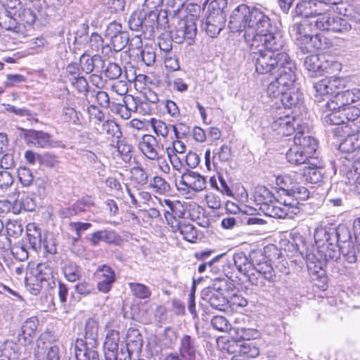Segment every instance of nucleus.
Instances as JSON below:
<instances>
[{"label":"nucleus","mask_w":360,"mask_h":360,"mask_svg":"<svg viewBox=\"0 0 360 360\" xmlns=\"http://www.w3.org/2000/svg\"><path fill=\"white\" fill-rule=\"evenodd\" d=\"M96 129L100 134H106L108 137L119 139L122 136V131L119 125L111 120H105Z\"/></svg>","instance_id":"nucleus-30"},{"label":"nucleus","mask_w":360,"mask_h":360,"mask_svg":"<svg viewBox=\"0 0 360 360\" xmlns=\"http://www.w3.org/2000/svg\"><path fill=\"white\" fill-rule=\"evenodd\" d=\"M306 69L315 73H322L329 67L328 62L325 60L323 56L309 55L306 57L304 63Z\"/></svg>","instance_id":"nucleus-28"},{"label":"nucleus","mask_w":360,"mask_h":360,"mask_svg":"<svg viewBox=\"0 0 360 360\" xmlns=\"http://www.w3.org/2000/svg\"><path fill=\"white\" fill-rule=\"evenodd\" d=\"M231 160V149L226 144H223L218 148L213 150V161L226 162Z\"/></svg>","instance_id":"nucleus-42"},{"label":"nucleus","mask_w":360,"mask_h":360,"mask_svg":"<svg viewBox=\"0 0 360 360\" xmlns=\"http://www.w3.org/2000/svg\"><path fill=\"white\" fill-rule=\"evenodd\" d=\"M129 42V34L124 32L110 40V49L115 52L122 51Z\"/></svg>","instance_id":"nucleus-47"},{"label":"nucleus","mask_w":360,"mask_h":360,"mask_svg":"<svg viewBox=\"0 0 360 360\" xmlns=\"http://www.w3.org/2000/svg\"><path fill=\"white\" fill-rule=\"evenodd\" d=\"M117 234L115 231L103 230L94 233L91 235V242L94 245L98 244L100 241L113 243L117 240Z\"/></svg>","instance_id":"nucleus-37"},{"label":"nucleus","mask_w":360,"mask_h":360,"mask_svg":"<svg viewBox=\"0 0 360 360\" xmlns=\"http://www.w3.org/2000/svg\"><path fill=\"white\" fill-rule=\"evenodd\" d=\"M255 54L257 56L255 58V70L259 74L276 76L296 70L294 62L285 52L275 53L265 52L259 49Z\"/></svg>","instance_id":"nucleus-3"},{"label":"nucleus","mask_w":360,"mask_h":360,"mask_svg":"<svg viewBox=\"0 0 360 360\" xmlns=\"http://www.w3.org/2000/svg\"><path fill=\"white\" fill-rule=\"evenodd\" d=\"M232 347H233V349H229L230 352L235 354H243L251 359L255 358L259 354V349L251 345V343L237 342H235Z\"/></svg>","instance_id":"nucleus-33"},{"label":"nucleus","mask_w":360,"mask_h":360,"mask_svg":"<svg viewBox=\"0 0 360 360\" xmlns=\"http://www.w3.org/2000/svg\"><path fill=\"white\" fill-rule=\"evenodd\" d=\"M129 287L133 295L139 299H148L151 295L150 290L144 284L139 283H129Z\"/></svg>","instance_id":"nucleus-40"},{"label":"nucleus","mask_w":360,"mask_h":360,"mask_svg":"<svg viewBox=\"0 0 360 360\" xmlns=\"http://www.w3.org/2000/svg\"><path fill=\"white\" fill-rule=\"evenodd\" d=\"M0 26L19 35H25L27 32L25 25L18 22L15 18L8 14L0 18Z\"/></svg>","instance_id":"nucleus-31"},{"label":"nucleus","mask_w":360,"mask_h":360,"mask_svg":"<svg viewBox=\"0 0 360 360\" xmlns=\"http://www.w3.org/2000/svg\"><path fill=\"white\" fill-rule=\"evenodd\" d=\"M206 188V179L199 173L188 171L184 173L179 181V190L198 193Z\"/></svg>","instance_id":"nucleus-11"},{"label":"nucleus","mask_w":360,"mask_h":360,"mask_svg":"<svg viewBox=\"0 0 360 360\" xmlns=\"http://www.w3.org/2000/svg\"><path fill=\"white\" fill-rule=\"evenodd\" d=\"M16 205H19L18 211L23 210L27 212H32L37 207L34 200L29 196L22 198L20 200H16Z\"/></svg>","instance_id":"nucleus-57"},{"label":"nucleus","mask_w":360,"mask_h":360,"mask_svg":"<svg viewBox=\"0 0 360 360\" xmlns=\"http://www.w3.org/2000/svg\"><path fill=\"white\" fill-rule=\"evenodd\" d=\"M216 285L214 283L213 287L204 289L202 292V299L209 302L213 309L224 311L229 304V299L224 295L221 288Z\"/></svg>","instance_id":"nucleus-14"},{"label":"nucleus","mask_w":360,"mask_h":360,"mask_svg":"<svg viewBox=\"0 0 360 360\" xmlns=\"http://www.w3.org/2000/svg\"><path fill=\"white\" fill-rule=\"evenodd\" d=\"M6 229L11 236H20L23 231L22 224L17 220H9L6 224Z\"/></svg>","instance_id":"nucleus-64"},{"label":"nucleus","mask_w":360,"mask_h":360,"mask_svg":"<svg viewBox=\"0 0 360 360\" xmlns=\"http://www.w3.org/2000/svg\"><path fill=\"white\" fill-rule=\"evenodd\" d=\"M337 242L340 245V250L345 260L353 264L356 262L355 248L351 241L347 240L350 236L347 229L339 227L336 231Z\"/></svg>","instance_id":"nucleus-17"},{"label":"nucleus","mask_w":360,"mask_h":360,"mask_svg":"<svg viewBox=\"0 0 360 360\" xmlns=\"http://www.w3.org/2000/svg\"><path fill=\"white\" fill-rule=\"evenodd\" d=\"M227 6V0H213L207 8V13L213 15H225L224 10Z\"/></svg>","instance_id":"nucleus-48"},{"label":"nucleus","mask_w":360,"mask_h":360,"mask_svg":"<svg viewBox=\"0 0 360 360\" xmlns=\"http://www.w3.org/2000/svg\"><path fill=\"white\" fill-rule=\"evenodd\" d=\"M34 355L38 360H60L59 347L41 335L37 341Z\"/></svg>","instance_id":"nucleus-18"},{"label":"nucleus","mask_w":360,"mask_h":360,"mask_svg":"<svg viewBox=\"0 0 360 360\" xmlns=\"http://www.w3.org/2000/svg\"><path fill=\"white\" fill-rule=\"evenodd\" d=\"M256 201L261 205V209L274 218H292L299 213L297 202L293 199L284 200L283 202L275 200L271 193L265 187L259 188L255 193Z\"/></svg>","instance_id":"nucleus-4"},{"label":"nucleus","mask_w":360,"mask_h":360,"mask_svg":"<svg viewBox=\"0 0 360 360\" xmlns=\"http://www.w3.org/2000/svg\"><path fill=\"white\" fill-rule=\"evenodd\" d=\"M120 342V333L116 330H108L103 343L105 360H117Z\"/></svg>","instance_id":"nucleus-23"},{"label":"nucleus","mask_w":360,"mask_h":360,"mask_svg":"<svg viewBox=\"0 0 360 360\" xmlns=\"http://www.w3.org/2000/svg\"><path fill=\"white\" fill-rule=\"evenodd\" d=\"M101 62L102 60L101 57L98 55H94L91 58L89 56L86 58L83 55L81 58L82 68L83 70L87 73L91 72L94 70L95 65Z\"/></svg>","instance_id":"nucleus-52"},{"label":"nucleus","mask_w":360,"mask_h":360,"mask_svg":"<svg viewBox=\"0 0 360 360\" xmlns=\"http://www.w3.org/2000/svg\"><path fill=\"white\" fill-rule=\"evenodd\" d=\"M94 276L97 281V289L103 293L110 292L116 280L115 271L110 266L103 264L96 269Z\"/></svg>","instance_id":"nucleus-15"},{"label":"nucleus","mask_w":360,"mask_h":360,"mask_svg":"<svg viewBox=\"0 0 360 360\" xmlns=\"http://www.w3.org/2000/svg\"><path fill=\"white\" fill-rule=\"evenodd\" d=\"M28 143L37 148H57L61 142L53 141L48 133L42 131L29 130L25 136Z\"/></svg>","instance_id":"nucleus-19"},{"label":"nucleus","mask_w":360,"mask_h":360,"mask_svg":"<svg viewBox=\"0 0 360 360\" xmlns=\"http://www.w3.org/2000/svg\"><path fill=\"white\" fill-rule=\"evenodd\" d=\"M131 179L140 186H145L148 182V174L145 169L141 167H133L131 170Z\"/></svg>","instance_id":"nucleus-43"},{"label":"nucleus","mask_w":360,"mask_h":360,"mask_svg":"<svg viewBox=\"0 0 360 360\" xmlns=\"http://www.w3.org/2000/svg\"><path fill=\"white\" fill-rule=\"evenodd\" d=\"M98 323L89 319L84 328V340H75L74 350L77 360H98V352L94 349L98 345Z\"/></svg>","instance_id":"nucleus-6"},{"label":"nucleus","mask_w":360,"mask_h":360,"mask_svg":"<svg viewBox=\"0 0 360 360\" xmlns=\"http://www.w3.org/2000/svg\"><path fill=\"white\" fill-rule=\"evenodd\" d=\"M226 15H213L208 13L205 23L207 34L211 37H215L224 28Z\"/></svg>","instance_id":"nucleus-26"},{"label":"nucleus","mask_w":360,"mask_h":360,"mask_svg":"<svg viewBox=\"0 0 360 360\" xmlns=\"http://www.w3.org/2000/svg\"><path fill=\"white\" fill-rule=\"evenodd\" d=\"M173 232L179 231L183 238L191 243H193L198 238V233L195 226L189 223H181L178 221L177 228H172Z\"/></svg>","instance_id":"nucleus-34"},{"label":"nucleus","mask_w":360,"mask_h":360,"mask_svg":"<svg viewBox=\"0 0 360 360\" xmlns=\"http://www.w3.org/2000/svg\"><path fill=\"white\" fill-rule=\"evenodd\" d=\"M121 24L113 21L111 22L105 30V37L110 38V40L117 37V35L121 34L124 31L122 30Z\"/></svg>","instance_id":"nucleus-63"},{"label":"nucleus","mask_w":360,"mask_h":360,"mask_svg":"<svg viewBox=\"0 0 360 360\" xmlns=\"http://www.w3.org/2000/svg\"><path fill=\"white\" fill-rule=\"evenodd\" d=\"M91 226L90 223L83 222H70L68 224V229L75 232V236L72 237V243L75 244L81 238V233L89 229Z\"/></svg>","instance_id":"nucleus-45"},{"label":"nucleus","mask_w":360,"mask_h":360,"mask_svg":"<svg viewBox=\"0 0 360 360\" xmlns=\"http://www.w3.org/2000/svg\"><path fill=\"white\" fill-rule=\"evenodd\" d=\"M18 177L20 184L25 187L31 186L34 181L32 171L26 167H20L18 169Z\"/></svg>","instance_id":"nucleus-53"},{"label":"nucleus","mask_w":360,"mask_h":360,"mask_svg":"<svg viewBox=\"0 0 360 360\" xmlns=\"http://www.w3.org/2000/svg\"><path fill=\"white\" fill-rule=\"evenodd\" d=\"M234 264L238 271L243 274L248 281L257 287L262 288L266 283H273L274 271L261 252H252L250 259L243 252L233 255Z\"/></svg>","instance_id":"nucleus-2"},{"label":"nucleus","mask_w":360,"mask_h":360,"mask_svg":"<svg viewBox=\"0 0 360 360\" xmlns=\"http://www.w3.org/2000/svg\"><path fill=\"white\" fill-rule=\"evenodd\" d=\"M127 347L128 352L130 354V347L131 349H141L142 347V339L140 333L136 329H129L127 335Z\"/></svg>","instance_id":"nucleus-39"},{"label":"nucleus","mask_w":360,"mask_h":360,"mask_svg":"<svg viewBox=\"0 0 360 360\" xmlns=\"http://www.w3.org/2000/svg\"><path fill=\"white\" fill-rule=\"evenodd\" d=\"M261 41L257 46H248L253 53L262 49L265 52H274L278 53L284 46L285 41L281 33L276 32H267L260 35Z\"/></svg>","instance_id":"nucleus-9"},{"label":"nucleus","mask_w":360,"mask_h":360,"mask_svg":"<svg viewBox=\"0 0 360 360\" xmlns=\"http://www.w3.org/2000/svg\"><path fill=\"white\" fill-rule=\"evenodd\" d=\"M305 127H302L297 123V131L294 137V144L300 146L301 149L312 157L318 148L317 141L308 133H305L304 129Z\"/></svg>","instance_id":"nucleus-21"},{"label":"nucleus","mask_w":360,"mask_h":360,"mask_svg":"<svg viewBox=\"0 0 360 360\" xmlns=\"http://www.w3.org/2000/svg\"><path fill=\"white\" fill-rule=\"evenodd\" d=\"M165 219L171 228H177L178 221L184 215V209L179 200L174 202L173 206L169 207L164 210Z\"/></svg>","instance_id":"nucleus-29"},{"label":"nucleus","mask_w":360,"mask_h":360,"mask_svg":"<svg viewBox=\"0 0 360 360\" xmlns=\"http://www.w3.org/2000/svg\"><path fill=\"white\" fill-rule=\"evenodd\" d=\"M276 79L267 86L266 94L269 98H276L282 96L285 91L293 86L295 81V71L285 72L275 76Z\"/></svg>","instance_id":"nucleus-10"},{"label":"nucleus","mask_w":360,"mask_h":360,"mask_svg":"<svg viewBox=\"0 0 360 360\" xmlns=\"http://www.w3.org/2000/svg\"><path fill=\"white\" fill-rule=\"evenodd\" d=\"M150 187L159 195H164L171 189L170 184L160 176H155L153 178L150 182Z\"/></svg>","instance_id":"nucleus-38"},{"label":"nucleus","mask_w":360,"mask_h":360,"mask_svg":"<svg viewBox=\"0 0 360 360\" xmlns=\"http://www.w3.org/2000/svg\"><path fill=\"white\" fill-rule=\"evenodd\" d=\"M152 127L155 133L158 136H161L164 138L167 136L170 127H172L175 132L176 131V128L175 126H168L165 122H164L162 120H153L152 122Z\"/></svg>","instance_id":"nucleus-50"},{"label":"nucleus","mask_w":360,"mask_h":360,"mask_svg":"<svg viewBox=\"0 0 360 360\" xmlns=\"http://www.w3.org/2000/svg\"><path fill=\"white\" fill-rule=\"evenodd\" d=\"M38 326V320L35 317H31L27 319L22 326V333L24 335V338L27 337H31L34 334L35 330Z\"/></svg>","instance_id":"nucleus-51"},{"label":"nucleus","mask_w":360,"mask_h":360,"mask_svg":"<svg viewBox=\"0 0 360 360\" xmlns=\"http://www.w3.org/2000/svg\"><path fill=\"white\" fill-rule=\"evenodd\" d=\"M360 99V89L353 88L344 91L338 92L332 99L327 102L330 110L346 108L345 106L358 101Z\"/></svg>","instance_id":"nucleus-13"},{"label":"nucleus","mask_w":360,"mask_h":360,"mask_svg":"<svg viewBox=\"0 0 360 360\" xmlns=\"http://www.w3.org/2000/svg\"><path fill=\"white\" fill-rule=\"evenodd\" d=\"M142 153L150 160L162 159V147L160 146L156 138L150 134H144L139 143Z\"/></svg>","instance_id":"nucleus-16"},{"label":"nucleus","mask_w":360,"mask_h":360,"mask_svg":"<svg viewBox=\"0 0 360 360\" xmlns=\"http://www.w3.org/2000/svg\"><path fill=\"white\" fill-rule=\"evenodd\" d=\"M314 255L313 254H307L306 255V262L308 271L312 274H319L322 271V267L319 261L314 262Z\"/></svg>","instance_id":"nucleus-61"},{"label":"nucleus","mask_w":360,"mask_h":360,"mask_svg":"<svg viewBox=\"0 0 360 360\" xmlns=\"http://www.w3.org/2000/svg\"><path fill=\"white\" fill-rule=\"evenodd\" d=\"M63 272L66 278L70 282L76 281L80 276V273L77 266L73 264L65 265Z\"/></svg>","instance_id":"nucleus-56"},{"label":"nucleus","mask_w":360,"mask_h":360,"mask_svg":"<svg viewBox=\"0 0 360 360\" xmlns=\"http://www.w3.org/2000/svg\"><path fill=\"white\" fill-rule=\"evenodd\" d=\"M303 176L305 181L310 184H317L323 178L322 165L317 158H313L307 166L303 169Z\"/></svg>","instance_id":"nucleus-24"},{"label":"nucleus","mask_w":360,"mask_h":360,"mask_svg":"<svg viewBox=\"0 0 360 360\" xmlns=\"http://www.w3.org/2000/svg\"><path fill=\"white\" fill-rule=\"evenodd\" d=\"M90 121H93L96 127H98L105 121L104 113L95 105L91 104L87 108Z\"/></svg>","instance_id":"nucleus-46"},{"label":"nucleus","mask_w":360,"mask_h":360,"mask_svg":"<svg viewBox=\"0 0 360 360\" xmlns=\"http://www.w3.org/2000/svg\"><path fill=\"white\" fill-rule=\"evenodd\" d=\"M330 28L331 32H343L350 30L351 26L347 24L345 20L337 17L332 20V25Z\"/></svg>","instance_id":"nucleus-58"},{"label":"nucleus","mask_w":360,"mask_h":360,"mask_svg":"<svg viewBox=\"0 0 360 360\" xmlns=\"http://www.w3.org/2000/svg\"><path fill=\"white\" fill-rule=\"evenodd\" d=\"M104 74L109 79H116L121 75L122 69L117 63H110L105 70Z\"/></svg>","instance_id":"nucleus-62"},{"label":"nucleus","mask_w":360,"mask_h":360,"mask_svg":"<svg viewBox=\"0 0 360 360\" xmlns=\"http://www.w3.org/2000/svg\"><path fill=\"white\" fill-rule=\"evenodd\" d=\"M333 131L335 136L345 139L352 132V124H349L345 121L344 124L335 125Z\"/></svg>","instance_id":"nucleus-60"},{"label":"nucleus","mask_w":360,"mask_h":360,"mask_svg":"<svg viewBox=\"0 0 360 360\" xmlns=\"http://www.w3.org/2000/svg\"><path fill=\"white\" fill-rule=\"evenodd\" d=\"M232 32H243L247 46H257L260 35L271 30V20L262 9L240 4L235 8L229 22Z\"/></svg>","instance_id":"nucleus-1"},{"label":"nucleus","mask_w":360,"mask_h":360,"mask_svg":"<svg viewBox=\"0 0 360 360\" xmlns=\"http://www.w3.org/2000/svg\"><path fill=\"white\" fill-rule=\"evenodd\" d=\"M63 119L64 121L77 124L79 122L78 112L74 108L66 107L63 108Z\"/></svg>","instance_id":"nucleus-59"},{"label":"nucleus","mask_w":360,"mask_h":360,"mask_svg":"<svg viewBox=\"0 0 360 360\" xmlns=\"http://www.w3.org/2000/svg\"><path fill=\"white\" fill-rule=\"evenodd\" d=\"M340 150L345 153H351L360 149V138L356 134H350L339 145Z\"/></svg>","instance_id":"nucleus-36"},{"label":"nucleus","mask_w":360,"mask_h":360,"mask_svg":"<svg viewBox=\"0 0 360 360\" xmlns=\"http://www.w3.org/2000/svg\"><path fill=\"white\" fill-rule=\"evenodd\" d=\"M342 111V108H338L333 110H330L326 106V110L324 112V116L323 117V122L330 126L344 124L345 117Z\"/></svg>","instance_id":"nucleus-35"},{"label":"nucleus","mask_w":360,"mask_h":360,"mask_svg":"<svg viewBox=\"0 0 360 360\" xmlns=\"http://www.w3.org/2000/svg\"><path fill=\"white\" fill-rule=\"evenodd\" d=\"M321 252L323 253L324 259H336L340 256V245H338V249L332 243H326L323 245L321 247Z\"/></svg>","instance_id":"nucleus-49"},{"label":"nucleus","mask_w":360,"mask_h":360,"mask_svg":"<svg viewBox=\"0 0 360 360\" xmlns=\"http://www.w3.org/2000/svg\"><path fill=\"white\" fill-rule=\"evenodd\" d=\"M288 162L294 165H307L314 158L302 150L300 146L293 144L286 153Z\"/></svg>","instance_id":"nucleus-27"},{"label":"nucleus","mask_w":360,"mask_h":360,"mask_svg":"<svg viewBox=\"0 0 360 360\" xmlns=\"http://www.w3.org/2000/svg\"><path fill=\"white\" fill-rule=\"evenodd\" d=\"M25 284L27 289L35 295L43 288L53 289L56 283L52 268L46 263H40L36 266L30 267L26 274Z\"/></svg>","instance_id":"nucleus-8"},{"label":"nucleus","mask_w":360,"mask_h":360,"mask_svg":"<svg viewBox=\"0 0 360 360\" xmlns=\"http://www.w3.org/2000/svg\"><path fill=\"white\" fill-rule=\"evenodd\" d=\"M295 123L297 120L288 115L276 118L271 124V128L278 134L290 136L295 131Z\"/></svg>","instance_id":"nucleus-25"},{"label":"nucleus","mask_w":360,"mask_h":360,"mask_svg":"<svg viewBox=\"0 0 360 360\" xmlns=\"http://www.w3.org/2000/svg\"><path fill=\"white\" fill-rule=\"evenodd\" d=\"M197 34V25L192 18L178 20L174 28L170 31V35L162 34L158 38L160 49L167 54L172 50V40L177 44L184 39L193 40Z\"/></svg>","instance_id":"nucleus-7"},{"label":"nucleus","mask_w":360,"mask_h":360,"mask_svg":"<svg viewBox=\"0 0 360 360\" xmlns=\"http://www.w3.org/2000/svg\"><path fill=\"white\" fill-rule=\"evenodd\" d=\"M295 12L304 19L313 20L317 15L327 12V5L316 0H304L297 4Z\"/></svg>","instance_id":"nucleus-12"},{"label":"nucleus","mask_w":360,"mask_h":360,"mask_svg":"<svg viewBox=\"0 0 360 360\" xmlns=\"http://www.w3.org/2000/svg\"><path fill=\"white\" fill-rule=\"evenodd\" d=\"M281 101L285 108H292L302 101V94L292 86L290 89L285 91L281 97Z\"/></svg>","instance_id":"nucleus-32"},{"label":"nucleus","mask_w":360,"mask_h":360,"mask_svg":"<svg viewBox=\"0 0 360 360\" xmlns=\"http://www.w3.org/2000/svg\"><path fill=\"white\" fill-rule=\"evenodd\" d=\"M158 20L155 12H150L146 16L141 11L134 12L129 19V27L134 31H139L143 26L153 27Z\"/></svg>","instance_id":"nucleus-20"},{"label":"nucleus","mask_w":360,"mask_h":360,"mask_svg":"<svg viewBox=\"0 0 360 360\" xmlns=\"http://www.w3.org/2000/svg\"><path fill=\"white\" fill-rule=\"evenodd\" d=\"M94 205V200L91 197L86 196L79 200L74 204L75 212H85Z\"/></svg>","instance_id":"nucleus-55"},{"label":"nucleus","mask_w":360,"mask_h":360,"mask_svg":"<svg viewBox=\"0 0 360 360\" xmlns=\"http://www.w3.org/2000/svg\"><path fill=\"white\" fill-rule=\"evenodd\" d=\"M289 32L292 41L304 54L323 49L321 36L312 34V22L309 20L303 19L293 23Z\"/></svg>","instance_id":"nucleus-5"},{"label":"nucleus","mask_w":360,"mask_h":360,"mask_svg":"<svg viewBox=\"0 0 360 360\" xmlns=\"http://www.w3.org/2000/svg\"><path fill=\"white\" fill-rule=\"evenodd\" d=\"M314 89L316 91L314 96L316 101H319V97L333 94L330 82L328 78L322 79L314 84Z\"/></svg>","instance_id":"nucleus-44"},{"label":"nucleus","mask_w":360,"mask_h":360,"mask_svg":"<svg viewBox=\"0 0 360 360\" xmlns=\"http://www.w3.org/2000/svg\"><path fill=\"white\" fill-rule=\"evenodd\" d=\"M139 56L147 66H151L155 63V53L151 47L146 46L140 51Z\"/></svg>","instance_id":"nucleus-54"},{"label":"nucleus","mask_w":360,"mask_h":360,"mask_svg":"<svg viewBox=\"0 0 360 360\" xmlns=\"http://www.w3.org/2000/svg\"><path fill=\"white\" fill-rule=\"evenodd\" d=\"M196 339L189 335H183L179 340V352L184 360H195L198 354Z\"/></svg>","instance_id":"nucleus-22"},{"label":"nucleus","mask_w":360,"mask_h":360,"mask_svg":"<svg viewBox=\"0 0 360 360\" xmlns=\"http://www.w3.org/2000/svg\"><path fill=\"white\" fill-rule=\"evenodd\" d=\"M17 15L20 21V23L22 25H25V28L27 25L29 27L32 26L37 18L35 13L32 9L27 8H19Z\"/></svg>","instance_id":"nucleus-41"}]
</instances>
